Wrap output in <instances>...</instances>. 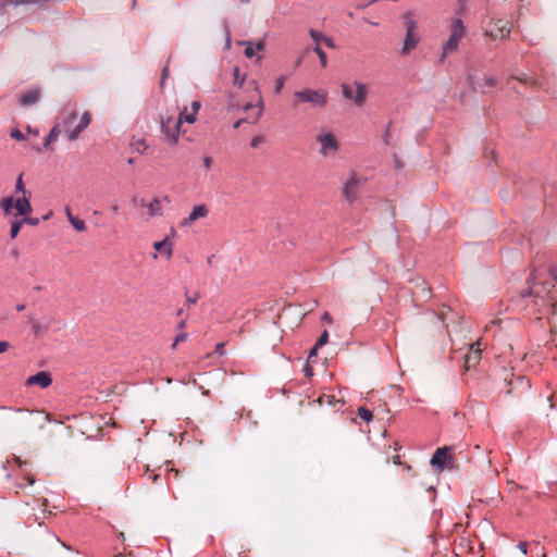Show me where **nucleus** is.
<instances>
[{
  "instance_id": "obj_1",
  "label": "nucleus",
  "mask_w": 557,
  "mask_h": 557,
  "mask_svg": "<svg viewBox=\"0 0 557 557\" xmlns=\"http://www.w3.org/2000/svg\"><path fill=\"white\" fill-rule=\"evenodd\" d=\"M543 273L535 272L532 277V284L522 290V298H530L534 307L555 306L557 301L555 294L557 293V272L553 267H548L546 276Z\"/></svg>"
},
{
  "instance_id": "obj_2",
  "label": "nucleus",
  "mask_w": 557,
  "mask_h": 557,
  "mask_svg": "<svg viewBox=\"0 0 557 557\" xmlns=\"http://www.w3.org/2000/svg\"><path fill=\"white\" fill-rule=\"evenodd\" d=\"M77 112L73 110L72 112L65 114L62 117L61 129H63L69 138V140L74 141L79 137V134L88 127V125L91 122V114L90 112L86 111L82 114L79 117V121H77Z\"/></svg>"
},
{
  "instance_id": "obj_3",
  "label": "nucleus",
  "mask_w": 557,
  "mask_h": 557,
  "mask_svg": "<svg viewBox=\"0 0 557 557\" xmlns=\"http://www.w3.org/2000/svg\"><path fill=\"white\" fill-rule=\"evenodd\" d=\"M300 103H309L312 108H324L327 103V92L323 89L305 88L294 92L293 108Z\"/></svg>"
},
{
  "instance_id": "obj_4",
  "label": "nucleus",
  "mask_w": 557,
  "mask_h": 557,
  "mask_svg": "<svg viewBox=\"0 0 557 557\" xmlns=\"http://www.w3.org/2000/svg\"><path fill=\"white\" fill-rule=\"evenodd\" d=\"M449 29L450 35L442 47L443 52L441 55V61H443L448 54L456 52L458 50L460 40L466 35V26L461 18L458 16L451 18Z\"/></svg>"
},
{
  "instance_id": "obj_5",
  "label": "nucleus",
  "mask_w": 557,
  "mask_h": 557,
  "mask_svg": "<svg viewBox=\"0 0 557 557\" xmlns=\"http://www.w3.org/2000/svg\"><path fill=\"white\" fill-rule=\"evenodd\" d=\"M401 16H403L405 27H406V36H405L403 48H401V54L407 55L413 49L417 48V46L420 41V36L417 33L418 23L413 18L412 12L407 11Z\"/></svg>"
},
{
  "instance_id": "obj_6",
  "label": "nucleus",
  "mask_w": 557,
  "mask_h": 557,
  "mask_svg": "<svg viewBox=\"0 0 557 557\" xmlns=\"http://www.w3.org/2000/svg\"><path fill=\"white\" fill-rule=\"evenodd\" d=\"M0 208L4 212L5 215L12 213V210H16V214L21 216L29 215L33 211L29 197L21 196L14 199L13 197H5L0 201Z\"/></svg>"
},
{
  "instance_id": "obj_7",
  "label": "nucleus",
  "mask_w": 557,
  "mask_h": 557,
  "mask_svg": "<svg viewBox=\"0 0 557 557\" xmlns=\"http://www.w3.org/2000/svg\"><path fill=\"white\" fill-rule=\"evenodd\" d=\"M342 92L346 99L352 101L357 107H361L367 100L368 89L367 85L360 82H355L351 85L344 83Z\"/></svg>"
},
{
  "instance_id": "obj_8",
  "label": "nucleus",
  "mask_w": 557,
  "mask_h": 557,
  "mask_svg": "<svg viewBox=\"0 0 557 557\" xmlns=\"http://www.w3.org/2000/svg\"><path fill=\"white\" fill-rule=\"evenodd\" d=\"M161 132L164 134L169 145L173 146L178 143L180 135L182 134L181 124L172 114L161 116L160 120Z\"/></svg>"
},
{
  "instance_id": "obj_9",
  "label": "nucleus",
  "mask_w": 557,
  "mask_h": 557,
  "mask_svg": "<svg viewBox=\"0 0 557 557\" xmlns=\"http://www.w3.org/2000/svg\"><path fill=\"white\" fill-rule=\"evenodd\" d=\"M317 141L320 144L319 152L322 157H333L339 150V141L331 132L320 133L317 136Z\"/></svg>"
},
{
  "instance_id": "obj_10",
  "label": "nucleus",
  "mask_w": 557,
  "mask_h": 557,
  "mask_svg": "<svg viewBox=\"0 0 557 557\" xmlns=\"http://www.w3.org/2000/svg\"><path fill=\"white\" fill-rule=\"evenodd\" d=\"M255 110L253 113L247 115L245 119H240L238 121H236L234 123V128L237 129L240 127V125L244 123V122H251V123H257L259 121V119L261 117L262 113H263V101H262V98L259 97L258 99V102L256 106L251 104V103H247L245 107H244V110L246 112H248L249 110Z\"/></svg>"
},
{
  "instance_id": "obj_11",
  "label": "nucleus",
  "mask_w": 557,
  "mask_h": 557,
  "mask_svg": "<svg viewBox=\"0 0 557 557\" xmlns=\"http://www.w3.org/2000/svg\"><path fill=\"white\" fill-rule=\"evenodd\" d=\"M511 30L510 24L504 20H496L492 27L486 32V35L494 39H505L509 36Z\"/></svg>"
},
{
  "instance_id": "obj_12",
  "label": "nucleus",
  "mask_w": 557,
  "mask_h": 557,
  "mask_svg": "<svg viewBox=\"0 0 557 557\" xmlns=\"http://www.w3.org/2000/svg\"><path fill=\"white\" fill-rule=\"evenodd\" d=\"M451 449L448 446L437 448L431 459V465L440 469L448 466L453 459Z\"/></svg>"
},
{
  "instance_id": "obj_13",
  "label": "nucleus",
  "mask_w": 557,
  "mask_h": 557,
  "mask_svg": "<svg viewBox=\"0 0 557 557\" xmlns=\"http://www.w3.org/2000/svg\"><path fill=\"white\" fill-rule=\"evenodd\" d=\"M52 377L51 374L47 371H41L36 373L35 375H32L27 377L25 385L32 386V385H38L41 388H47L51 385Z\"/></svg>"
},
{
  "instance_id": "obj_14",
  "label": "nucleus",
  "mask_w": 557,
  "mask_h": 557,
  "mask_svg": "<svg viewBox=\"0 0 557 557\" xmlns=\"http://www.w3.org/2000/svg\"><path fill=\"white\" fill-rule=\"evenodd\" d=\"M208 208L205 205L196 206L189 213V215L182 220L181 226H191L198 219L206 218L208 215Z\"/></svg>"
},
{
  "instance_id": "obj_15",
  "label": "nucleus",
  "mask_w": 557,
  "mask_h": 557,
  "mask_svg": "<svg viewBox=\"0 0 557 557\" xmlns=\"http://www.w3.org/2000/svg\"><path fill=\"white\" fill-rule=\"evenodd\" d=\"M481 341H476L475 343L471 344L470 351L465 357V367L467 369H470L471 367H474L479 363L481 359Z\"/></svg>"
},
{
  "instance_id": "obj_16",
  "label": "nucleus",
  "mask_w": 557,
  "mask_h": 557,
  "mask_svg": "<svg viewBox=\"0 0 557 557\" xmlns=\"http://www.w3.org/2000/svg\"><path fill=\"white\" fill-rule=\"evenodd\" d=\"M358 183H359V181L357 180L356 175H352L347 181V183L345 184V186L343 188V194H344L345 198L350 202L352 200H355V198H356V190L358 187Z\"/></svg>"
},
{
  "instance_id": "obj_17",
  "label": "nucleus",
  "mask_w": 557,
  "mask_h": 557,
  "mask_svg": "<svg viewBox=\"0 0 557 557\" xmlns=\"http://www.w3.org/2000/svg\"><path fill=\"white\" fill-rule=\"evenodd\" d=\"M153 248L156 251L165 255L166 259H171L173 255V244L169 240V238H164L161 242H156L153 244Z\"/></svg>"
},
{
  "instance_id": "obj_18",
  "label": "nucleus",
  "mask_w": 557,
  "mask_h": 557,
  "mask_svg": "<svg viewBox=\"0 0 557 557\" xmlns=\"http://www.w3.org/2000/svg\"><path fill=\"white\" fill-rule=\"evenodd\" d=\"M139 202H140L141 206H145L144 199H141ZM146 207H147V214H148V216L152 218V216H158V215L162 214L161 200L158 199V198H154L151 202L146 205Z\"/></svg>"
},
{
  "instance_id": "obj_19",
  "label": "nucleus",
  "mask_w": 557,
  "mask_h": 557,
  "mask_svg": "<svg viewBox=\"0 0 557 557\" xmlns=\"http://www.w3.org/2000/svg\"><path fill=\"white\" fill-rule=\"evenodd\" d=\"M39 95L38 89H30L21 97V103L23 106L34 104L38 100Z\"/></svg>"
},
{
  "instance_id": "obj_20",
  "label": "nucleus",
  "mask_w": 557,
  "mask_h": 557,
  "mask_svg": "<svg viewBox=\"0 0 557 557\" xmlns=\"http://www.w3.org/2000/svg\"><path fill=\"white\" fill-rule=\"evenodd\" d=\"M29 324L32 326V331H33L34 335L37 337L41 336L49 329V325L47 323L44 324L34 318H29Z\"/></svg>"
},
{
  "instance_id": "obj_21",
  "label": "nucleus",
  "mask_w": 557,
  "mask_h": 557,
  "mask_svg": "<svg viewBox=\"0 0 557 557\" xmlns=\"http://www.w3.org/2000/svg\"><path fill=\"white\" fill-rule=\"evenodd\" d=\"M61 131H62V129H61V124H57V125H54V126L51 128L50 133L48 134V136H47V138H46V140H45V143H44V147H45V148H49V146H50L53 141H55V140L58 139V137H59V135H60Z\"/></svg>"
},
{
  "instance_id": "obj_22",
  "label": "nucleus",
  "mask_w": 557,
  "mask_h": 557,
  "mask_svg": "<svg viewBox=\"0 0 557 557\" xmlns=\"http://www.w3.org/2000/svg\"><path fill=\"white\" fill-rule=\"evenodd\" d=\"M177 120H178L181 125H182L183 122H187V123L193 124V123L196 122V114L193 113V112H188L187 108H184L178 113Z\"/></svg>"
},
{
  "instance_id": "obj_23",
  "label": "nucleus",
  "mask_w": 557,
  "mask_h": 557,
  "mask_svg": "<svg viewBox=\"0 0 557 557\" xmlns=\"http://www.w3.org/2000/svg\"><path fill=\"white\" fill-rule=\"evenodd\" d=\"M131 146L133 147V149L135 151H137L139 153H146V151L149 148L147 141L143 138L133 139V141L131 143Z\"/></svg>"
},
{
  "instance_id": "obj_24",
  "label": "nucleus",
  "mask_w": 557,
  "mask_h": 557,
  "mask_svg": "<svg viewBox=\"0 0 557 557\" xmlns=\"http://www.w3.org/2000/svg\"><path fill=\"white\" fill-rule=\"evenodd\" d=\"M15 193L16 194H22V196H28L29 195V193L25 188V185H24V182H23V174L22 173L16 178Z\"/></svg>"
},
{
  "instance_id": "obj_25",
  "label": "nucleus",
  "mask_w": 557,
  "mask_h": 557,
  "mask_svg": "<svg viewBox=\"0 0 557 557\" xmlns=\"http://www.w3.org/2000/svg\"><path fill=\"white\" fill-rule=\"evenodd\" d=\"M318 401L320 403V405H330V406H335L337 403H339V400H337L335 398L334 395H326V394H323L319 397Z\"/></svg>"
},
{
  "instance_id": "obj_26",
  "label": "nucleus",
  "mask_w": 557,
  "mask_h": 557,
  "mask_svg": "<svg viewBox=\"0 0 557 557\" xmlns=\"http://www.w3.org/2000/svg\"><path fill=\"white\" fill-rule=\"evenodd\" d=\"M23 224H24V221H22V219L21 220H15V221L12 222L11 230H10L11 238H15L18 235Z\"/></svg>"
},
{
  "instance_id": "obj_27",
  "label": "nucleus",
  "mask_w": 557,
  "mask_h": 557,
  "mask_svg": "<svg viewBox=\"0 0 557 557\" xmlns=\"http://www.w3.org/2000/svg\"><path fill=\"white\" fill-rule=\"evenodd\" d=\"M70 223L78 232H85L87 228L85 222L77 216H71Z\"/></svg>"
},
{
  "instance_id": "obj_28",
  "label": "nucleus",
  "mask_w": 557,
  "mask_h": 557,
  "mask_svg": "<svg viewBox=\"0 0 557 557\" xmlns=\"http://www.w3.org/2000/svg\"><path fill=\"white\" fill-rule=\"evenodd\" d=\"M314 52L318 54L322 67H325L327 65V58L325 52L322 50V48L318 45L314 47Z\"/></svg>"
},
{
  "instance_id": "obj_29",
  "label": "nucleus",
  "mask_w": 557,
  "mask_h": 557,
  "mask_svg": "<svg viewBox=\"0 0 557 557\" xmlns=\"http://www.w3.org/2000/svg\"><path fill=\"white\" fill-rule=\"evenodd\" d=\"M358 416H359L362 420L368 421V422H369V421H371V420H372V418H373L372 412H371L369 409L364 408V407H360V408L358 409Z\"/></svg>"
},
{
  "instance_id": "obj_30",
  "label": "nucleus",
  "mask_w": 557,
  "mask_h": 557,
  "mask_svg": "<svg viewBox=\"0 0 557 557\" xmlns=\"http://www.w3.org/2000/svg\"><path fill=\"white\" fill-rule=\"evenodd\" d=\"M507 490L512 493V494H518L520 491H523L524 487L521 486V485H518L517 483H515L513 481H508L507 482Z\"/></svg>"
},
{
  "instance_id": "obj_31",
  "label": "nucleus",
  "mask_w": 557,
  "mask_h": 557,
  "mask_svg": "<svg viewBox=\"0 0 557 557\" xmlns=\"http://www.w3.org/2000/svg\"><path fill=\"white\" fill-rule=\"evenodd\" d=\"M285 81H286V77L285 76H280L276 81H275V86H274V91L275 94H281L283 87H284V84H285Z\"/></svg>"
},
{
  "instance_id": "obj_32",
  "label": "nucleus",
  "mask_w": 557,
  "mask_h": 557,
  "mask_svg": "<svg viewBox=\"0 0 557 557\" xmlns=\"http://www.w3.org/2000/svg\"><path fill=\"white\" fill-rule=\"evenodd\" d=\"M244 82H245V77L244 76L242 77L239 75L238 67H235L234 69V84L237 85L238 87H242Z\"/></svg>"
},
{
  "instance_id": "obj_33",
  "label": "nucleus",
  "mask_w": 557,
  "mask_h": 557,
  "mask_svg": "<svg viewBox=\"0 0 557 557\" xmlns=\"http://www.w3.org/2000/svg\"><path fill=\"white\" fill-rule=\"evenodd\" d=\"M310 36L315 41L317 46H320V42H322V38L324 35L315 29H310Z\"/></svg>"
},
{
  "instance_id": "obj_34",
  "label": "nucleus",
  "mask_w": 557,
  "mask_h": 557,
  "mask_svg": "<svg viewBox=\"0 0 557 557\" xmlns=\"http://www.w3.org/2000/svg\"><path fill=\"white\" fill-rule=\"evenodd\" d=\"M327 341H329V333H327V331H323L315 343L317 347L324 346L327 343Z\"/></svg>"
},
{
  "instance_id": "obj_35",
  "label": "nucleus",
  "mask_w": 557,
  "mask_h": 557,
  "mask_svg": "<svg viewBox=\"0 0 557 557\" xmlns=\"http://www.w3.org/2000/svg\"><path fill=\"white\" fill-rule=\"evenodd\" d=\"M245 55L249 59L255 55V47L250 41L246 42Z\"/></svg>"
},
{
  "instance_id": "obj_36",
  "label": "nucleus",
  "mask_w": 557,
  "mask_h": 557,
  "mask_svg": "<svg viewBox=\"0 0 557 557\" xmlns=\"http://www.w3.org/2000/svg\"><path fill=\"white\" fill-rule=\"evenodd\" d=\"M186 339H187V333L181 332L180 334L176 335L174 343L172 345V348L175 349L178 343L184 342Z\"/></svg>"
},
{
  "instance_id": "obj_37",
  "label": "nucleus",
  "mask_w": 557,
  "mask_h": 557,
  "mask_svg": "<svg viewBox=\"0 0 557 557\" xmlns=\"http://www.w3.org/2000/svg\"><path fill=\"white\" fill-rule=\"evenodd\" d=\"M22 221H24V224H29L32 226H37L39 224V219L38 218H29L28 215L24 216L22 219Z\"/></svg>"
},
{
  "instance_id": "obj_38",
  "label": "nucleus",
  "mask_w": 557,
  "mask_h": 557,
  "mask_svg": "<svg viewBox=\"0 0 557 557\" xmlns=\"http://www.w3.org/2000/svg\"><path fill=\"white\" fill-rule=\"evenodd\" d=\"M199 299V294L198 293H195L193 296H187L186 297V305L187 306H190V305H195Z\"/></svg>"
},
{
  "instance_id": "obj_39",
  "label": "nucleus",
  "mask_w": 557,
  "mask_h": 557,
  "mask_svg": "<svg viewBox=\"0 0 557 557\" xmlns=\"http://www.w3.org/2000/svg\"><path fill=\"white\" fill-rule=\"evenodd\" d=\"M11 137L16 139V140H23L25 138L24 134L21 131H18V129L12 131Z\"/></svg>"
},
{
  "instance_id": "obj_40",
  "label": "nucleus",
  "mask_w": 557,
  "mask_h": 557,
  "mask_svg": "<svg viewBox=\"0 0 557 557\" xmlns=\"http://www.w3.org/2000/svg\"><path fill=\"white\" fill-rule=\"evenodd\" d=\"M322 42H323L325 46L330 47V48H334V47H335L333 39H332V38H330V37L323 36V38H322Z\"/></svg>"
},
{
  "instance_id": "obj_41",
  "label": "nucleus",
  "mask_w": 557,
  "mask_h": 557,
  "mask_svg": "<svg viewBox=\"0 0 557 557\" xmlns=\"http://www.w3.org/2000/svg\"><path fill=\"white\" fill-rule=\"evenodd\" d=\"M484 81H485V85L488 87H493L496 85V78L493 76H487V77H485Z\"/></svg>"
},
{
  "instance_id": "obj_42",
  "label": "nucleus",
  "mask_w": 557,
  "mask_h": 557,
  "mask_svg": "<svg viewBox=\"0 0 557 557\" xmlns=\"http://www.w3.org/2000/svg\"><path fill=\"white\" fill-rule=\"evenodd\" d=\"M202 162H203V166L206 168V170H210L211 169L212 159L210 157H205L202 159Z\"/></svg>"
},
{
  "instance_id": "obj_43",
  "label": "nucleus",
  "mask_w": 557,
  "mask_h": 557,
  "mask_svg": "<svg viewBox=\"0 0 557 557\" xmlns=\"http://www.w3.org/2000/svg\"><path fill=\"white\" fill-rule=\"evenodd\" d=\"M201 108V104L199 101H193L191 103V112L197 115L199 109Z\"/></svg>"
},
{
  "instance_id": "obj_44",
  "label": "nucleus",
  "mask_w": 557,
  "mask_h": 557,
  "mask_svg": "<svg viewBox=\"0 0 557 557\" xmlns=\"http://www.w3.org/2000/svg\"><path fill=\"white\" fill-rule=\"evenodd\" d=\"M518 548L520 549V552H521L522 554H524V555H525V554H527V552H528V550H527V549H528V543H527V542H520V543L518 544Z\"/></svg>"
},
{
  "instance_id": "obj_45",
  "label": "nucleus",
  "mask_w": 557,
  "mask_h": 557,
  "mask_svg": "<svg viewBox=\"0 0 557 557\" xmlns=\"http://www.w3.org/2000/svg\"><path fill=\"white\" fill-rule=\"evenodd\" d=\"M261 141H262L261 137H253L251 139L250 145H251L252 148H257Z\"/></svg>"
},
{
  "instance_id": "obj_46",
  "label": "nucleus",
  "mask_w": 557,
  "mask_h": 557,
  "mask_svg": "<svg viewBox=\"0 0 557 557\" xmlns=\"http://www.w3.org/2000/svg\"><path fill=\"white\" fill-rule=\"evenodd\" d=\"M215 354L223 355L224 354V343H219L215 346Z\"/></svg>"
},
{
  "instance_id": "obj_47",
  "label": "nucleus",
  "mask_w": 557,
  "mask_h": 557,
  "mask_svg": "<svg viewBox=\"0 0 557 557\" xmlns=\"http://www.w3.org/2000/svg\"><path fill=\"white\" fill-rule=\"evenodd\" d=\"M253 47H255V51L256 50L262 51L264 49L265 45H264V41L260 40L256 45H253Z\"/></svg>"
},
{
  "instance_id": "obj_48",
  "label": "nucleus",
  "mask_w": 557,
  "mask_h": 557,
  "mask_svg": "<svg viewBox=\"0 0 557 557\" xmlns=\"http://www.w3.org/2000/svg\"><path fill=\"white\" fill-rule=\"evenodd\" d=\"M9 349V343L8 342H0V354L7 351Z\"/></svg>"
},
{
  "instance_id": "obj_49",
  "label": "nucleus",
  "mask_w": 557,
  "mask_h": 557,
  "mask_svg": "<svg viewBox=\"0 0 557 557\" xmlns=\"http://www.w3.org/2000/svg\"><path fill=\"white\" fill-rule=\"evenodd\" d=\"M322 320L326 321L327 323H332L333 322V319H332V317H331V314L329 312H324L323 313Z\"/></svg>"
},
{
  "instance_id": "obj_50",
  "label": "nucleus",
  "mask_w": 557,
  "mask_h": 557,
  "mask_svg": "<svg viewBox=\"0 0 557 557\" xmlns=\"http://www.w3.org/2000/svg\"><path fill=\"white\" fill-rule=\"evenodd\" d=\"M38 502L40 503V507L42 508V510L46 511V507L48 506V500L46 498H40V499H38Z\"/></svg>"
},
{
  "instance_id": "obj_51",
  "label": "nucleus",
  "mask_w": 557,
  "mask_h": 557,
  "mask_svg": "<svg viewBox=\"0 0 557 557\" xmlns=\"http://www.w3.org/2000/svg\"><path fill=\"white\" fill-rule=\"evenodd\" d=\"M320 347H317V344L310 349V352H309V358L313 357V356H317L318 354V349Z\"/></svg>"
},
{
  "instance_id": "obj_52",
  "label": "nucleus",
  "mask_w": 557,
  "mask_h": 557,
  "mask_svg": "<svg viewBox=\"0 0 557 557\" xmlns=\"http://www.w3.org/2000/svg\"><path fill=\"white\" fill-rule=\"evenodd\" d=\"M64 211H65V214H66L67 220H69V222H70V221H71V216H74V215L72 214L71 208H70L69 206H66V207H65V209H64Z\"/></svg>"
},
{
  "instance_id": "obj_53",
  "label": "nucleus",
  "mask_w": 557,
  "mask_h": 557,
  "mask_svg": "<svg viewBox=\"0 0 557 557\" xmlns=\"http://www.w3.org/2000/svg\"><path fill=\"white\" fill-rule=\"evenodd\" d=\"M169 74V66H164L163 70H162V82L166 78Z\"/></svg>"
},
{
  "instance_id": "obj_54",
  "label": "nucleus",
  "mask_w": 557,
  "mask_h": 557,
  "mask_svg": "<svg viewBox=\"0 0 557 557\" xmlns=\"http://www.w3.org/2000/svg\"><path fill=\"white\" fill-rule=\"evenodd\" d=\"M392 460H393V462H394L395 465H400V463H401V462H400V456H399V455H395V456H393Z\"/></svg>"
},
{
  "instance_id": "obj_55",
  "label": "nucleus",
  "mask_w": 557,
  "mask_h": 557,
  "mask_svg": "<svg viewBox=\"0 0 557 557\" xmlns=\"http://www.w3.org/2000/svg\"><path fill=\"white\" fill-rule=\"evenodd\" d=\"M178 330H184L186 327V319H183L178 325H177Z\"/></svg>"
},
{
  "instance_id": "obj_56",
  "label": "nucleus",
  "mask_w": 557,
  "mask_h": 557,
  "mask_svg": "<svg viewBox=\"0 0 557 557\" xmlns=\"http://www.w3.org/2000/svg\"><path fill=\"white\" fill-rule=\"evenodd\" d=\"M459 2H460L461 5H460V9H459L458 13L460 14L465 10V2H466V0H459Z\"/></svg>"
},
{
  "instance_id": "obj_57",
  "label": "nucleus",
  "mask_w": 557,
  "mask_h": 557,
  "mask_svg": "<svg viewBox=\"0 0 557 557\" xmlns=\"http://www.w3.org/2000/svg\"><path fill=\"white\" fill-rule=\"evenodd\" d=\"M111 211H112L113 213L117 214V213H119V206H117V205H113V206H111Z\"/></svg>"
},
{
  "instance_id": "obj_58",
  "label": "nucleus",
  "mask_w": 557,
  "mask_h": 557,
  "mask_svg": "<svg viewBox=\"0 0 557 557\" xmlns=\"http://www.w3.org/2000/svg\"><path fill=\"white\" fill-rule=\"evenodd\" d=\"M25 307H26V306H25V304H18V305L16 306V310H17V311H23V310L25 309Z\"/></svg>"
},
{
  "instance_id": "obj_59",
  "label": "nucleus",
  "mask_w": 557,
  "mask_h": 557,
  "mask_svg": "<svg viewBox=\"0 0 557 557\" xmlns=\"http://www.w3.org/2000/svg\"><path fill=\"white\" fill-rule=\"evenodd\" d=\"M517 383H519L520 385H523L524 379L522 376L517 377Z\"/></svg>"
},
{
  "instance_id": "obj_60",
  "label": "nucleus",
  "mask_w": 557,
  "mask_h": 557,
  "mask_svg": "<svg viewBox=\"0 0 557 557\" xmlns=\"http://www.w3.org/2000/svg\"><path fill=\"white\" fill-rule=\"evenodd\" d=\"M27 482H28L29 485H33L35 480H34L33 476H27Z\"/></svg>"
},
{
  "instance_id": "obj_61",
  "label": "nucleus",
  "mask_w": 557,
  "mask_h": 557,
  "mask_svg": "<svg viewBox=\"0 0 557 557\" xmlns=\"http://www.w3.org/2000/svg\"><path fill=\"white\" fill-rule=\"evenodd\" d=\"M149 478H151L152 481L156 482L158 480L159 475L158 474H150Z\"/></svg>"
},
{
  "instance_id": "obj_62",
  "label": "nucleus",
  "mask_w": 557,
  "mask_h": 557,
  "mask_svg": "<svg viewBox=\"0 0 557 557\" xmlns=\"http://www.w3.org/2000/svg\"><path fill=\"white\" fill-rule=\"evenodd\" d=\"M388 138H389V134H388V132H386V134L384 136V140H385L386 144H389Z\"/></svg>"
},
{
  "instance_id": "obj_63",
  "label": "nucleus",
  "mask_w": 557,
  "mask_h": 557,
  "mask_svg": "<svg viewBox=\"0 0 557 557\" xmlns=\"http://www.w3.org/2000/svg\"><path fill=\"white\" fill-rule=\"evenodd\" d=\"M518 79L522 83H528V78L527 77H518Z\"/></svg>"
},
{
  "instance_id": "obj_64",
  "label": "nucleus",
  "mask_w": 557,
  "mask_h": 557,
  "mask_svg": "<svg viewBox=\"0 0 557 557\" xmlns=\"http://www.w3.org/2000/svg\"><path fill=\"white\" fill-rule=\"evenodd\" d=\"M44 420H45V421H51L50 414H49V413H47V414L45 416Z\"/></svg>"
}]
</instances>
